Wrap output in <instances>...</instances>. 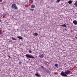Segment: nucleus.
<instances>
[{
	"instance_id": "1",
	"label": "nucleus",
	"mask_w": 77,
	"mask_h": 77,
	"mask_svg": "<svg viewBox=\"0 0 77 77\" xmlns=\"http://www.w3.org/2000/svg\"><path fill=\"white\" fill-rule=\"evenodd\" d=\"M70 73V71L69 70H67L66 71H65L64 72L63 71H62L60 74L61 75H62V76H63V77H67V75L69 74Z\"/></svg>"
},
{
	"instance_id": "2",
	"label": "nucleus",
	"mask_w": 77,
	"mask_h": 77,
	"mask_svg": "<svg viewBox=\"0 0 77 77\" xmlns=\"http://www.w3.org/2000/svg\"><path fill=\"white\" fill-rule=\"evenodd\" d=\"M25 56L27 57V58H31V59H34L35 57L32 55L29 54H26L25 55Z\"/></svg>"
},
{
	"instance_id": "3",
	"label": "nucleus",
	"mask_w": 77,
	"mask_h": 77,
	"mask_svg": "<svg viewBox=\"0 0 77 77\" xmlns=\"http://www.w3.org/2000/svg\"><path fill=\"white\" fill-rule=\"evenodd\" d=\"M12 8H14V9H18V7L17 6V5L15 4H13L11 6Z\"/></svg>"
},
{
	"instance_id": "4",
	"label": "nucleus",
	"mask_w": 77,
	"mask_h": 77,
	"mask_svg": "<svg viewBox=\"0 0 77 77\" xmlns=\"http://www.w3.org/2000/svg\"><path fill=\"white\" fill-rule=\"evenodd\" d=\"M39 57H40V58H43V57H44V54H40Z\"/></svg>"
},
{
	"instance_id": "5",
	"label": "nucleus",
	"mask_w": 77,
	"mask_h": 77,
	"mask_svg": "<svg viewBox=\"0 0 77 77\" xmlns=\"http://www.w3.org/2000/svg\"><path fill=\"white\" fill-rule=\"evenodd\" d=\"M73 23L75 24V25H77V21L75 20H73Z\"/></svg>"
},
{
	"instance_id": "6",
	"label": "nucleus",
	"mask_w": 77,
	"mask_h": 77,
	"mask_svg": "<svg viewBox=\"0 0 77 77\" xmlns=\"http://www.w3.org/2000/svg\"><path fill=\"white\" fill-rule=\"evenodd\" d=\"M35 76H36V77H41V75L38 74V73H36L35 74Z\"/></svg>"
},
{
	"instance_id": "7",
	"label": "nucleus",
	"mask_w": 77,
	"mask_h": 77,
	"mask_svg": "<svg viewBox=\"0 0 77 77\" xmlns=\"http://www.w3.org/2000/svg\"><path fill=\"white\" fill-rule=\"evenodd\" d=\"M31 8H35V5H32L31 6Z\"/></svg>"
},
{
	"instance_id": "8",
	"label": "nucleus",
	"mask_w": 77,
	"mask_h": 77,
	"mask_svg": "<svg viewBox=\"0 0 77 77\" xmlns=\"http://www.w3.org/2000/svg\"><path fill=\"white\" fill-rule=\"evenodd\" d=\"M17 38L19 39H21V40H23V38L21 36H18Z\"/></svg>"
},
{
	"instance_id": "9",
	"label": "nucleus",
	"mask_w": 77,
	"mask_h": 77,
	"mask_svg": "<svg viewBox=\"0 0 77 77\" xmlns=\"http://www.w3.org/2000/svg\"><path fill=\"white\" fill-rule=\"evenodd\" d=\"M61 26H62V27H66V24H65L61 25Z\"/></svg>"
},
{
	"instance_id": "10",
	"label": "nucleus",
	"mask_w": 77,
	"mask_h": 77,
	"mask_svg": "<svg viewBox=\"0 0 77 77\" xmlns=\"http://www.w3.org/2000/svg\"><path fill=\"white\" fill-rule=\"evenodd\" d=\"M34 36H38V33H34V35H33Z\"/></svg>"
},
{
	"instance_id": "11",
	"label": "nucleus",
	"mask_w": 77,
	"mask_h": 77,
	"mask_svg": "<svg viewBox=\"0 0 77 77\" xmlns=\"http://www.w3.org/2000/svg\"><path fill=\"white\" fill-rule=\"evenodd\" d=\"M68 3H69V4H71V3H72V1L69 0L68 2Z\"/></svg>"
},
{
	"instance_id": "12",
	"label": "nucleus",
	"mask_w": 77,
	"mask_h": 77,
	"mask_svg": "<svg viewBox=\"0 0 77 77\" xmlns=\"http://www.w3.org/2000/svg\"><path fill=\"white\" fill-rule=\"evenodd\" d=\"M54 66H55L56 67H57L58 66V65L57 64H55L54 65Z\"/></svg>"
},
{
	"instance_id": "13",
	"label": "nucleus",
	"mask_w": 77,
	"mask_h": 77,
	"mask_svg": "<svg viewBox=\"0 0 77 77\" xmlns=\"http://www.w3.org/2000/svg\"><path fill=\"white\" fill-rule=\"evenodd\" d=\"M60 2V0H57V3H59Z\"/></svg>"
},
{
	"instance_id": "14",
	"label": "nucleus",
	"mask_w": 77,
	"mask_h": 77,
	"mask_svg": "<svg viewBox=\"0 0 77 77\" xmlns=\"http://www.w3.org/2000/svg\"><path fill=\"white\" fill-rule=\"evenodd\" d=\"M12 39H13V40H16V39H15L13 37L12 38Z\"/></svg>"
},
{
	"instance_id": "15",
	"label": "nucleus",
	"mask_w": 77,
	"mask_h": 77,
	"mask_svg": "<svg viewBox=\"0 0 77 77\" xmlns=\"http://www.w3.org/2000/svg\"><path fill=\"white\" fill-rule=\"evenodd\" d=\"M46 71L48 72V73L50 72V71H49V70H48L47 69Z\"/></svg>"
},
{
	"instance_id": "16",
	"label": "nucleus",
	"mask_w": 77,
	"mask_h": 77,
	"mask_svg": "<svg viewBox=\"0 0 77 77\" xmlns=\"http://www.w3.org/2000/svg\"><path fill=\"white\" fill-rule=\"evenodd\" d=\"M41 68H42V69H44V67H43V66H41Z\"/></svg>"
},
{
	"instance_id": "17",
	"label": "nucleus",
	"mask_w": 77,
	"mask_h": 77,
	"mask_svg": "<svg viewBox=\"0 0 77 77\" xmlns=\"http://www.w3.org/2000/svg\"><path fill=\"white\" fill-rule=\"evenodd\" d=\"M29 52L30 53H32V51H29Z\"/></svg>"
},
{
	"instance_id": "18",
	"label": "nucleus",
	"mask_w": 77,
	"mask_h": 77,
	"mask_svg": "<svg viewBox=\"0 0 77 77\" xmlns=\"http://www.w3.org/2000/svg\"><path fill=\"white\" fill-rule=\"evenodd\" d=\"M8 57H9L10 58H11V57L9 56V55H8Z\"/></svg>"
},
{
	"instance_id": "19",
	"label": "nucleus",
	"mask_w": 77,
	"mask_h": 77,
	"mask_svg": "<svg viewBox=\"0 0 77 77\" xmlns=\"http://www.w3.org/2000/svg\"><path fill=\"white\" fill-rule=\"evenodd\" d=\"M21 61H20L19 62V64H20V65H21Z\"/></svg>"
},
{
	"instance_id": "20",
	"label": "nucleus",
	"mask_w": 77,
	"mask_h": 77,
	"mask_svg": "<svg viewBox=\"0 0 77 77\" xmlns=\"http://www.w3.org/2000/svg\"><path fill=\"white\" fill-rule=\"evenodd\" d=\"M31 0H29V3H30L31 2Z\"/></svg>"
},
{
	"instance_id": "21",
	"label": "nucleus",
	"mask_w": 77,
	"mask_h": 77,
	"mask_svg": "<svg viewBox=\"0 0 77 77\" xmlns=\"http://www.w3.org/2000/svg\"><path fill=\"white\" fill-rule=\"evenodd\" d=\"M2 2V0H0V2Z\"/></svg>"
},
{
	"instance_id": "22",
	"label": "nucleus",
	"mask_w": 77,
	"mask_h": 77,
	"mask_svg": "<svg viewBox=\"0 0 77 77\" xmlns=\"http://www.w3.org/2000/svg\"><path fill=\"white\" fill-rule=\"evenodd\" d=\"M31 11H33V9H31Z\"/></svg>"
},
{
	"instance_id": "23",
	"label": "nucleus",
	"mask_w": 77,
	"mask_h": 77,
	"mask_svg": "<svg viewBox=\"0 0 77 77\" xmlns=\"http://www.w3.org/2000/svg\"><path fill=\"white\" fill-rule=\"evenodd\" d=\"M1 20L0 19V23H1Z\"/></svg>"
},
{
	"instance_id": "24",
	"label": "nucleus",
	"mask_w": 77,
	"mask_h": 77,
	"mask_svg": "<svg viewBox=\"0 0 77 77\" xmlns=\"http://www.w3.org/2000/svg\"><path fill=\"white\" fill-rule=\"evenodd\" d=\"M28 59H29V60H30V59H29V58H28Z\"/></svg>"
},
{
	"instance_id": "25",
	"label": "nucleus",
	"mask_w": 77,
	"mask_h": 77,
	"mask_svg": "<svg viewBox=\"0 0 77 77\" xmlns=\"http://www.w3.org/2000/svg\"><path fill=\"white\" fill-rule=\"evenodd\" d=\"M0 34H1V32L0 31Z\"/></svg>"
},
{
	"instance_id": "26",
	"label": "nucleus",
	"mask_w": 77,
	"mask_h": 77,
	"mask_svg": "<svg viewBox=\"0 0 77 77\" xmlns=\"http://www.w3.org/2000/svg\"><path fill=\"white\" fill-rule=\"evenodd\" d=\"M66 29H65V30H66Z\"/></svg>"
}]
</instances>
